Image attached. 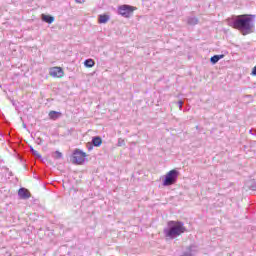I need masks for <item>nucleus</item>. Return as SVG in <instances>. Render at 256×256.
<instances>
[{"label": "nucleus", "instance_id": "f257e3e1", "mask_svg": "<svg viewBox=\"0 0 256 256\" xmlns=\"http://www.w3.org/2000/svg\"><path fill=\"white\" fill-rule=\"evenodd\" d=\"M230 27L238 29L242 35H249L253 33L255 29V15L253 14H242L234 16L229 22Z\"/></svg>", "mask_w": 256, "mask_h": 256}, {"label": "nucleus", "instance_id": "f03ea898", "mask_svg": "<svg viewBox=\"0 0 256 256\" xmlns=\"http://www.w3.org/2000/svg\"><path fill=\"white\" fill-rule=\"evenodd\" d=\"M187 228H185V224L181 221H169L168 228L164 229V235L169 237V239H175L185 233Z\"/></svg>", "mask_w": 256, "mask_h": 256}, {"label": "nucleus", "instance_id": "7ed1b4c3", "mask_svg": "<svg viewBox=\"0 0 256 256\" xmlns=\"http://www.w3.org/2000/svg\"><path fill=\"white\" fill-rule=\"evenodd\" d=\"M177 179H179V171L176 169L170 170L165 175L162 185L164 187H171V185H175V183H177Z\"/></svg>", "mask_w": 256, "mask_h": 256}, {"label": "nucleus", "instance_id": "20e7f679", "mask_svg": "<svg viewBox=\"0 0 256 256\" xmlns=\"http://www.w3.org/2000/svg\"><path fill=\"white\" fill-rule=\"evenodd\" d=\"M87 157V153L83 152V150L76 148L72 153V163L74 165H83L85 163V159Z\"/></svg>", "mask_w": 256, "mask_h": 256}, {"label": "nucleus", "instance_id": "39448f33", "mask_svg": "<svg viewBox=\"0 0 256 256\" xmlns=\"http://www.w3.org/2000/svg\"><path fill=\"white\" fill-rule=\"evenodd\" d=\"M133 11H135V7L127 4L118 7V15H121V17H125L126 19H129V17L133 15Z\"/></svg>", "mask_w": 256, "mask_h": 256}, {"label": "nucleus", "instance_id": "423d86ee", "mask_svg": "<svg viewBox=\"0 0 256 256\" xmlns=\"http://www.w3.org/2000/svg\"><path fill=\"white\" fill-rule=\"evenodd\" d=\"M199 252L197 245H190L180 256H195Z\"/></svg>", "mask_w": 256, "mask_h": 256}, {"label": "nucleus", "instance_id": "0eeeda50", "mask_svg": "<svg viewBox=\"0 0 256 256\" xmlns=\"http://www.w3.org/2000/svg\"><path fill=\"white\" fill-rule=\"evenodd\" d=\"M49 75L51 77L61 78V77H63V75H65V73L63 72V68H61V67H53V68L50 69Z\"/></svg>", "mask_w": 256, "mask_h": 256}, {"label": "nucleus", "instance_id": "6e6552de", "mask_svg": "<svg viewBox=\"0 0 256 256\" xmlns=\"http://www.w3.org/2000/svg\"><path fill=\"white\" fill-rule=\"evenodd\" d=\"M18 197L21 199H29L31 197V192L27 188H20L18 190Z\"/></svg>", "mask_w": 256, "mask_h": 256}, {"label": "nucleus", "instance_id": "1a4fd4ad", "mask_svg": "<svg viewBox=\"0 0 256 256\" xmlns=\"http://www.w3.org/2000/svg\"><path fill=\"white\" fill-rule=\"evenodd\" d=\"M93 147H101L103 144V139L100 136H94L91 141Z\"/></svg>", "mask_w": 256, "mask_h": 256}, {"label": "nucleus", "instance_id": "9d476101", "mask_svg": "<svg viewBox=\"0 0 256 256\" xmlns=\"http://www.w3.org/2000/svg\"><path fill=\"white\" fill-rule=\"evenodd\" d=\"M224 57L225 54L214 55L210 58V63H212V65H217V63H219V61H221V59H223Z\"/></svg>", "mask_w": 256, "mask_h": 256}, {"label": "nucleus", "instance_id": "9b49d317", "mask_svg": "<svg viewBox=\"0 0 256 256\" xmlns=\"http://www.w3.org/2000/svg\"><path fill=\"white\" fill-rule=\"evenodd\" d=\"M187 24L190 26L199 25V18H197L196 16H189L187 18Z\"/></svg>", "mask_w": 256, "mask_h": 256}, {"label": "nucleus", "instance_id": "f8f14e48", "mask_svg": "<svg viewBox=\"0 0 256 256\" xmlns=\"http://www.w3.org/2000/svg\"><path fill=\"white\" fill-rule=\"evenodd\" d=\"M41 19L44 21V23H49V25L55 21V17L46 14H42Z\"/></svg>", "mask_w": 256, "mask_h": 256}, {"label": "nucleus", "instance_id": "ddd939ff", "mask_svg": "<svg viewBox=\"0 0 256 256\" xmlns=\"http://www.w3.org/2000/svg\"><path fill=\"white\" fill-rule=\"evenodd\" d=\"M110 17L107 14L99 15L98 17V23H107L109 21Z\"/></svg>", "mask_w": 256, "mask_h": 256}, {"label": "nucleus", "instance_id": "4468645a", "mask_svg": "<svg viewBox=\"0 0 256 256\" xmlns=\"http://www.w3.org/2000/svg\"><path fill=\"white\" fill-rule=\"evenodd\" d=\"M84 65L88 68L95 67V61L93 59H86Z\"/></svg>", "mask_w": 256, "mask_h": 256}, {"label": "nucleus", "instance_id": "2eb2a0df", "mask_svg": "<svg viewBox=\"0 0 256 256\" xmlns=\"http://www.w3.org/2000/svg\"><path fill=\"white\" fill-rule=\"evenodd\" d=\"M59 115H61V113H59L57 111H50L49 112L50 119H53L54 121H55V119H59Z\"/></svg>", "mask_w": 256, "mask_h": 256}, {"label": "nucleus", "instance_id": "dca6fc26", "mask_svg": "<svg viewBox=\"0 0 256 256\" xmlns=\"http://www.w3.org/2000/svg\"><path fill=\"white\" fill-rule=\"evenodd\" d=\"M30 151H31L32 155H34V157L41 159V154H39V152L37 150L33 149V147H30Z\"/></svg>", "mask_w": 256, "mask_h": 256}, {"label": "nucleus", "instance_id": "f3484780", "mask_svg": "<svg viewBox=\"0 0 256 256\" xmlns=\"http://www.w3.org/2000/svg\"><path fill=\"white\" fill-rule=\"evenodd\" d=\"M123 145H125V140L119 138L118 139V147H123Z\"/></svg>", "mask_w": 256, "mask_h": 256}, {"label": "nucleus", "instance_id": "a211bd4d", "mask_svg": "<svg viewBox=\"0 0 256 256\" xmlns=\"http://www.w3.org/2000/svg\"><path fill=\"white\" fill-rule=\"evenodd\" d=\"M55 155H56V159H61V157H63V154L59 151H56Z\"/></svg>", "mask_w": 256, "mask_h": 256}, {"label": "nucleus", "instance_id": "6ab92c4d", "mask_svg": "<svg viewBox=\"0 0 256 256\" xmlns=\"http://www.w3.org/2000/svg\"><path fill=\"white\" fill-rule=\"evenodd\" d=\"M178 107H179V109H180V111L181 110H183V101H178Z\"/></svg>", "mask_w": 256, "mask_h": 256}, {"label": "nucleus", "instance_id": "aec40b11", "mask_svg": "<svg viewBox=\"0 0 256 256\" xmlns=\"http://www.w3.org/2000/svg\"><path fill=\"white\" fill-rule=\"evenodd\" d=\"M87 149L88 151H93V143L91 142V144H87Z\"/></svg>", "mask_w": 256, "mask_h": 256}, {"label": "nucleus", "instance_id": "412c9836", "mask_svg": "<svg viewBox=\"0 0 256 256\" xmlns=\"http://www.w3.org/2000/svg\"><path fill=\"white\" fill-rule=\"evenodd\" d=\"M251 75H253L254 77H256V66L252 69Z\"/></svg>", "mask_w": 256, "mask_h": 256}, {"label": "nucleus", "instance_id": "4be33fe9", "mask_svg": "<svg viewBox=\"0 0 256 256\" xmlns=\"http://www.w3.org/2000/svg\"><path fill=\"white\" fill-rule=\"evenodd\" d=\"M250 189H251L252 191H256V185L251 186Z\"/></svg>", "mask_w": 256, "mask_h": 256}, {"label": "nucleus", "instance_id": "5701e85b", "mask_svg": "<svg viewBox=\"0 0 256 256\" xmlns=\"http://www.w3.org/2000/svg\"><path fill=\"white\" fill-rule=\"evenodd\" d=\"M85 0H75L76 3H83Z\"/></svg>", "mask_w": 256, "mask_h": 256}, {"label": "nucleus", "instance_id": "b1692460", "mask_svg": "<svg viewBox=\"0 0 256 256\" xmlns=\"http://www.w3.org/2000/svg\"><path fill=\"white\" fill-rule=\"evenodd\" d=\"M249 134H250V135H254V134H253V129H250V130H249Z\"/></svg>", "mask_w": 256, "mask_h": 256}, {"label": "nucleus", "instance_id": "393cba45", "mask_svg": "<svg viewBox=\"0 0 256 256\" xmlns=\"http://www.w3.org/2000/svg\"><path fill=\"white\" fill-rule=\"evenodd\" d=\"M0 67H1V62H0Z\"/></svg>", "mask_w": 256, "mask_h": 256}]
</instances>
